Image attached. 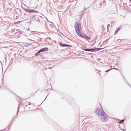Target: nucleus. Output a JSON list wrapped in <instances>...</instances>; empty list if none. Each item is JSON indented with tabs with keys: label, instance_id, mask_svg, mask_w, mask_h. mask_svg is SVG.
I'll return each instance as SVG.
<instances>
[{
	"label": "nucleus",
	"instance_id": "nucleus-1",
	"mask_svg": "<svg viewBox=\"0 0 131 131\" xmlns=\"http://www.w3.org/2000/svg\"><path fill=\"white\" fill-rule=\"evenodd\" d=\"M95 113L97 116L101 117L100 119L101 121L103 122H106L108 121L107 116L104 111L102 112L101 110L97 109Z\"/></svg>",
	"mask_w": 131,
	"mask_h": 131
},
{
	"label": "nucleus",
	"instance_id": "nucleus-2",
	"mask_svg": "<svg viewBox=\"0 0 131 131\" xmlns=\"http://www.w3.org/2000/svg\"><path fill=\"white\" fill-rule=\"evenodd\" d=\"M74 27L76 33L80 37H81L82 35L80 32V28H81V26L79 22L75 23Z\"/></svg>",
	"mask_w": 131,
	"mask_h": 131
},
{
	"label": "nucleus",
	"instance_id": "nucleus-3",
	"mask_svg": "<svg viewBox=\"0 0 131 131\" xmlns=\"http://www.w3.org/2000/svg\"><path fill=\"white\" fill-rule=\"evenodd\" d=\"M25 10L28 13H38V11L29 9H25Z\"/></svg>",
	"mask_w": 131,
	"mask_h": 131
},
{
	"label": "nucleus",
	"instance_id": "nucleus-4",
	"mask_svg": "<svg viewBox=\"0 0 131 131\" xmlns=\"http://www.w3.org/2000/svg\"><path fill=\"white\" fill-rule=\"evenodd\" d=\"M29 20L31 21H33L35 18L36 15L35 14H30Z\"/></svg>",
	"mask_w": 131,
	"mask_h": 131
},
{
	"label": "nucleus",
	"instance_id": "nucleus-5",
	"mask_svg": "<svg viewBox=\"0 0 131 131\" xmlns=\"http://www.w3.org/2000/svg\"><path fill=\"white\" fill-rule=\"evenodd\" d=\"M40 51L41 52H44L46 51H47L48 50V49L47 47H45L42 48L40 50Z\"/></svg>",
	"mask_w": 131,
	"mask_h": 131
},
{
	"label": "nucleus",
	"instance_id": "nucleus-6",
	"mask_svg": "<svg viewBox=\"0 0 131 131\" xmlns=\"http://www.w3.org/2000/svg\"><path fill=\"white\" fill-rule=\"evenodd\" d=\"M59 44L61 47H70V45H67L66 44H62L59 42Z\"/></svg>",
	"mask_w": 131,
	"mask_h": 131
},
{
	"label": "nucleus",
	"instance_id": "nucleus-7",
	"mask_svg": "<svg viewBox=\"0 0 131 131\" xmlns=\"http://www.w3.org/2000/svg\"><path fill=\"white\" fill-rule=\"evenodd\" d=\"M83 50L85 51H91V52H94V49L93 48H91V49H83Z\"/></svg>",
	"mask_w": 131,
	"mask_h": 131
},
{
	"label": "nucleus",
	"instance_id": "nucleus-8",
	"mask_svg": "<svg viewBox=\"0 0 131 131\" xmlns=\"http://www.w3.org/2000/svg\"><path fill=\"white\" fill-rule=\"evenodd\" d=\"M83 38L85 39H86L87 40H89L90 39V38L88 36L86 35H84Z\"/></svg>",
	"mask_w": 131,
	"mask_h": 131
},
{
	"label": "nucleus",
	"instance_id": "nucleus-9",
	"mask_svg": "<svg viewBox=\"0 0 131 131\" xmlns=\"http://www.w3.org/2000/svg\"><path fill=\"white\" fill-rule=\"evenodd\" d=\"M119 30H120L119 28H117V29H116V30H115V32L114 33V34L115 35L118 32V31Z\"/></svg>",
	"mask_w": 131,
	"mask_h": 131
},
{
	"label": "nucleus",
	"instance_id": "nucleus-10",
	"mask_svg": "<svg viewBox=\"0 0 131 131\" xmlns=\"http://www.w3.org/2000/svg\"><path fill=\"white\" fill-rule=\"evenodd\" d=\"M41 51H40V50H39L38 52H37L35 54V56H38L39 55V54L40 52Z\"/></svg>",
	"mask_w": 131,
	"mask_h": 131
},
{
	"label": "nucleus",
	"instance_id": "nucleus-11",
	"mask_svg": "<svg viewBox=\"0 0 131 131\" xmlns=\"http://www.w3.org/2000/svg\"><path fill=\"white\" fill-rule=\"evenodd\" d=\"M93 49H94V51H98L100 49V48H93Z\"/></svg>",
	"mask_w": 131,
	"mask_h": 131
},
{
	"label": "nucleus",
	"instance_id": "nucleus-12",
	"mask_svg": "<svg viewBox=\"0 0 131 131\" xmlns=\"http://www.w3.org/2000/svg\"><path fill=\"white\" fill-rule=\"evenodd\" d=\"M124 121V119L121 120L119 122V124H121L122 122H123Z\"/></svg>",
	"mask_w": 131,
	"mask_h": 131
},
{
	"label": "nucleus",
	"instance_id": "nucleus-13",
	"mask_svg": "<svg viewBox=\"0 0 131 131\" xmlns=\"http://www.w3.org/2000/svg\"><path fill=\"white\" fill-rule=\"evenodd\" d=\"M87 9V8H86L85 7H84L83 8V11L82 12H83L85 10H86Z\"/></svg>",
	"mask_w": 131,
	"mask_h": 131
},
{
	"label": "nucleus",
	"instance_id": "nucleus-14",
	"mask_svg": "<svg viewBox=\"0 0 131 131\" xmlns=\"http://www.w3.org/2000/svg\"><path fill=\"white\" fill-rule=\"evenodd\" d=\"M19 109V107H18V110H17V114H16L17 116L18 113V111Z\"/></svg>",
	"mask_w": 131,
	"mask_h": 131
},
{
	"label": "nucleus",
	"instance_id": "nucleus-15",
	"mask_svg": "<svg viewBox=\"0 0 131 131\" xmlns=\"http://www.w3.org/2000/svg\"><path fill=\"white\" fill-rule=\"evenodd\" d=\"M111 69H109L107 70L106 71V72H108L110 70H111Z\"/></svg>",
	"mask_w": 131,
	"mask_h": 131
},
{
	"label": "nucleus",
	"instance_id": "nucleus-16",
	"mask_svg": "<svg viewBox=\"0 0 131 131\" xmlns=\"http://www.w3.org/2000/svg\"><path fill=\"white\" fill-rule=\"evenodd\" d=\"M113 69H115L116 70H119L118 69H117V68H113Z\"/></svg>",
	"mask_w": 131,
	"mask_h": 131
},
{
	"label": "nucleus",
	"instance_id": "nucleus-17",
	"mask_svg": "<svg viewBox=\"0 0 131 131\" xmlns=\"http://www.w3.org/2000/svg\"><path fill=\"white\" fill-rule=\"evenodd\" d=\"M128 84V85H129L130 86V87H131V86L130 84Z\"/></svg>",
	"mask_w": 131,
	"mask_h": 131
},
{
	"label": "nucleus",
	"instance_id": "nucleus-18",
	"mask_svg": "<svg viewBox=\"0 0 131 131\" xmlns=\"http://www.w3.org/2000/svg\"><path fill=\"white\" fill-rule=\"evenodd\" d=\"M29 103V104H28V105H30V104H31V103Z\"/></svg>",
	"mask_w": 131,
	"mask_h": 131
},
{
	"label": "nucleus",
	"instance_id": "nucleus-19",
	"mask_svg": "<svg viewBox=\"0 0 131 131\" xmlns=\"http://www.w3.org/2000/svg\"><path fill=\"white\" fill-rule=\"evenodd\" d=\"M99 74L100 75H101V74H100V73H99Z\"/></svg>",
	"mask_w": 131,
	"mask_h": 131
},
{
	"label": "nucleus",
	"instance_id": "nucleus-20",
	"mask_svg": "<svg viewBox=\"0 0 131 131\" xmlns=\"http://www.w3.org/2000/svg\"><path fill=\"white\" fill-rule=\"evenodd\" d=\"M110 25V24H108V25Z\"/></svg>",
	"mask_w": 131,
	"mask_h": 131
},
{
	"label": "nucleus",
	"instance_id": "nucleus-21",
	"mask_svg": "<svg viewBox=\"0 0 131 131\" xmlns=\"http://www.w3.org/2000/svg\"><path fill=\"white\" fill-rule=\"evenodd\" d=\"M99 71L100 72V71Z\"/></svg>",
	"mask_w": 131,
	"mask_h": 131
}]
</instances>
